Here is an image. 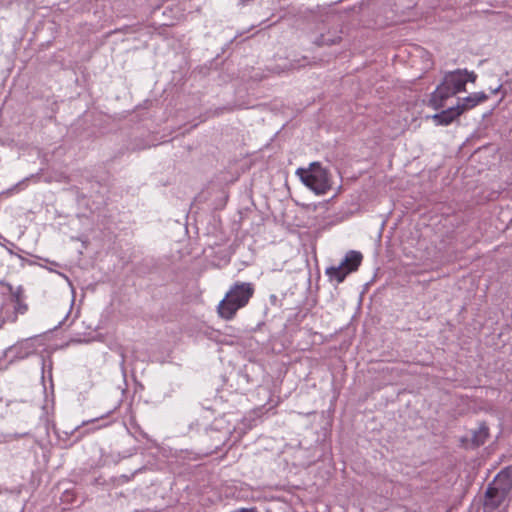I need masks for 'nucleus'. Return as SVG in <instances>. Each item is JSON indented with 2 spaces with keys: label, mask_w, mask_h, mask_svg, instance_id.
<instances>
[{
  "label": "nucleus",
  "mask_w": 512,
  "mask_h": 512,
  "mask_svg": "<svg viewBox=\"0 0 512 512\" xmlns=\"http://www.w3.org/2000/svg\"><path fill=\"white\" fill-rule=\"evenodd\" d=\"M511 488L512 468L509 467L502 470L494 481L489 484L483 503L484 512H493L500 507L507 498Z\"/></svg>",
  "instance_id": "obj_3"
},
{
  "label": "nucleus",
  "mask_w": 512,
  "mask_h": 512,
  "mask_svg": "<svg viewBox=\"0 0 512 512\" xmlns=\"http://www.w3.org/2000/svg\"><path fill=\"white\" fill-rule=\"evenodd\" d=\"M487 99L488 96L484 92H474L467 97L459 99L457 106L459 107V110H461V113H464L478 104L485 102Z\"/></svg>",
  "instance_id": "obj_7"
},
{
  "label": "nucleus",
  "mask_w": 512,
  "mask_h": 512,
  "mask_svg": "<svg viewBox=\"0 0 512 512\" xmlns=\"http://www.w3.org/2000/svg\"><path fill=\"white\" fill-rule=\"evenodd\" d=\"M296 174L317 195L326 194L332 187L328 170L318 162L311 163L308 169L298 168Z\"/></svg>",
  "instance_id": "obj_4"
},
{
  "label": "nucleus",
  "mask_w": 512,
  "mask_h": 512,
  "mask_svg": "<svg viewBox=\"0 0 512 512\" xmlns=\"http://www.w3.org/2000/svg\"><path fill=\"white\" fill-rule=\"evenodd\" d=\"M255 287L249 282H235L219 302L217 312L225 320H232L237 311L244 308L253 297Z\"/></svg>",
  "instance_id": "obj_2"
},
{
  "label": "nucleus",
  "mask_w": 512,
  "mask_h": 512,
  "mask_svg": "<svg viewBox=\"0 0 512 512\" xmlns=\"http://www.w3.org/2000/svg\"><path fill=\"white\" fill-rule=\"evenodd\" d=\"M321 43H322V44L331 45V44H334V41H330V40L323 39Z\"/></svg>",
  "instance_id": "obj_9"
},
{
  "label": "nucleus",
  "mask_w": 512,
  "mask_h": 512,
  "mask_svg": "<svg viewBox=\"0 0 512 512\" xmlns=\"http://www.w3.org/2000/svg\"><path fill=\"white\" fill-rule=\"evenodd\" d=\"M501 88H502V85L499 84L497 87L491 89V93L492 94H497L501 90Z\"/></svg>",
  "instance_id": "obj_8"
},
{
  "label": "nucleus",
  "mask_w": 512,
  "mask_h": 512,
  "mask_svg": "<svg viewBox=\"0 0 512 512\" xmlns=\"http://www.w3.org/2000/svg\"><path fill=\"white\" fill-rule=\"evenodd\" d=\"M461 114V110H459V107L456 105L449 107L446 110H442L440 113L432 115L431 119L437 126H447L451 124L455 119H457Z\"/></svg>",
  "instance_id": "obj_6"
},
{
  "label": "nucleus",
  "mask_w": 512,
  "mask_h": 512,
  "mask_svg": "<svg viewBox=\"0 0 512 512\" xmlns=\"http://www.w3.org/2000/svg\"><path fill=\"white\" fill-rule=\"evenodd\" d=\"M476 79V73L467 69H456L445 73L442 82L431 93L429 105L435 110L443 108L447 99L466 91L467 82L474 83Z\"/></svg>",
  "instance_id": "obj_1"
},
{
  "label": "nucleus",
  "mask_w": 512,
  "mask_h": 512,
  "mask_svg": "<svg viewBox=\"0 0 512 512\" xmlns=\"http://www.w3.org/2000/svg\"><path fill=\"white\" fill-rule=\"evenodd\" d=\"M362 261L363 255L361 252L350 250L346 253L340 265L328 267L325 273L330 281H335L337 284H340L349 274L359 269Z\"/></svg>",
  "instance_id": "obj_5"
}]
</instances>
